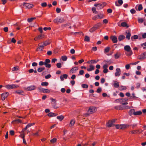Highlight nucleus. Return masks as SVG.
<instances>
[{"instance_id":"f257e3e1","label":"nucleus","mask_w":146,"mask_h":146,"mask_svg":"<svg viewBox=\"0 0 146 146\" xmlns=\"http://www.w3.org/2000/svg\"><path fill=\"white\" fill-rule=\"evenodd\" d=\"M124 49L127 52L125 53L127 56H129L132 54V51L131 50V48L129 45H127L125 46Z\"/></svg>"},{"instance_id":"f03ea898","label":"nucleus","mask_w":146,"mask_h":146,"mask_svg":"<svg viewBox=\"0 0 146 146\" xmlns=\"http://www.w3.org/2000/svg\"><path fill=\"white\" fill-rule=\"evenodd\" d=\"M96 109L94 107H90L89 109L88 113L85 114V115L86 116H88L89 114H92L95 112L96 111Z\"/></svg>"},{"instance_id":"7ed1b4c3","label":"nucleus","mask_w":146,"mask_h":146,"mask_svg":"<svg viewBox=\"0 0 146 146\" xmlns=\"http://www.w3.org/2000/svg\"><path fill=\"white\" fill-rule=\"evenodd\" d=\"M5 87L8 89H11L13 88H17L19 87L17 85L13 84L11 85H7L5 86Z\"/></svg>"},{"instance_id":"20e7f679","label":"nucleus","mask_w":146,"mask_h":146,"mask_svg":"<svg viewBox=\"0 0 146 146\" xmlns=\"http://www.w3.org/2000/svg\"><path fill=\"white\" fill-rule=\"evenodd\" d=\"M37 89L39 92L43 93H48L50 92V91L49 90L40 87H38Z\"/></svg>"},{"instance_id":"39448f33","label":"nucleus","mask_w":146,"mask_h":146,"mask_svg":"<svg viewBox=\"0 0 146 146\" xmlns=\"http://www.w3.org/2000/svg\"><path fill=\"white\" fill-rule=\"evenodd\" d=\"M64 19L62 18L57 17L54 19L53 21L55 23H61L64 22Z\"/></svg>"},{"instance_id":"423d86ee","label":"nucleus","mask_w":146,"mask_h":146,"mask_svg":"<svg viewBox=\"0 0 146 146\" xmlns=\"http://www.w3.org/2000/svg\"><path fill=\"white\" fill-rule=\"evenodd\" d=\"M50 62V60L48 59H46L45 60V61L44 63V65H45L46 67L48 68H50L51 67V64H49Z\"/></svg>"},{"instance_id":"0eeeda50","label":"nucleus","mask_w":146,"mask_h":146,"mask_svg":"<svg viewBox=\"0 0 146 146\" xmlns=\"http://www.w3.org/2000/svg\"><path fill=\"white\" fill-rule=\"evenodd\" d=\"M99 26L100 25L98 23L97 24L95 25L94 27L91 28L89 30V31L91 33H93L96 30L98 29Z\"/></svg>"},{"instance_id":"6e6552de","label":"nucleus","mask_w":146,"mask_h":146,"mask_svg":"<svg viewBox=\"0 0 146 146\" xmlns=\"http://www.w3.org/2000/svg\"><path fill=\"white\" fill-rule=\"evenodd\" d=\"M137 58L139 60H143L146 58V52H145L138 56Z\"/></svg>"},{"instance_id":"1a4fd4ad","label":"nucleus","mask_w":146,"mask_h":146,"mask_svg":"<svg viewBox=\"0 0 146 146\" xmlns=\"http://www.w3.org/2000/svg\"><path fill=\"white\" fill-rule=\"evenodd\" d=\"M36 88V87L35 85H31L29 86L25 89L27 91H32L35 90Z\"/></svg>"},{"instance_id":"9d476101","label":"nucleus","mask_w":146,"mask_h":146,"mask_svg":"<svg viewBox=\"0 0 146 146\" xmlns=\"http://www.w3.org/2000/svg\"><path fill=\"white\" fill-rule=\"evenodd\" d=\"M126 107H129L127 106H116L115 107V108L116 109H119V110H123L125 109Z\"/></svg>"},{"instance_id":"9b49d317","label":"nucleus","mask_w":146,"mask_h":146,"mask_svg":"<svg viewBox=\"0 0 146 146\" xmlns=\"http://www.w3.org/2000/svg\"><path fill=\"white\" fill-rule=\"evenodd\" d=\"M103 62L108 66L112 64L113 62L112 60L110 59V60H104Z\"/></svg>"},{"instance_id":"f8f14e48","label":"nucleus","mask_w":146,"mask_h":146,"mask_svg":"<svg viewBox=\"0 0 146 146\" xmlns=\"http://www.w3.org/2000/svg\"><path fill=\"white\" fill-rule=\"evenodd\" d=\"M23 4L24 6H25L26 8H27L29 9L32 8L33 6V5L29 3H24Z\"/></svg>"},{"instance_id":"ddd939ff","label":"nucleus","mask_w":146,"mask_h":146,"mask_svg":"<svg viewBox=\"0 0 146 146\" xmlns=\"http://www.w3.org/2000/svg\"><path fill=\"white\" fill-rule=\"evenodd\" d=\"M50 100H52V104L53 107L55 109L57 108L56 107V101L55 100L53 99L52 98H51Z\"/></svg>"},{"instance_id":"4468645a","label":"nucleus","mask_w":146,"mask_h":146,"mask_svg":"<svg viewBox=\"0 0 146 146\" xmlns=\"http://www.w3.org/2000/svg\"><path fill=\"white\" fill-rule=\"evenodd\" d=\"M128 99L127 98H121V99H118L116 100V101L117 100L119 101V102L120 103V104H121V103H124L125 102L127 101Z\"/></svg>"},{"instance_id":"2eb2a0df","label":"nucleus","mask_w":146,"mask_h":146,"mask_svg":"<svg viewBox=\"0 0 146 146\" xmlns=\"http://www.w3.org/2000/svg\"><path fill=\"white\" fill-rule=\"evenodd\" d=\"M106 5V3H99L97 9H100L102 8L104 6Z\"/></svg>"},{"instance_id":"dca6fc26","label":"nucleus","mask_w":146,"mask_h":146,"mask_svg":"<svg viewBox=\"0 0 146 146\" xmlns=\"http://www.w3.org/2000/svg\"><path fill=\"white\" fill-rule=\"evenodd\" d=\"M125 34L126 35V37L128 40H129L130 38V36L131 35V33L129 31H127L125 32Z\"/></svg>"},{"instance_id":"f3484780","label":"nucleus","mask_w":146,"mask_h":146,"mask_svg":"<svg viewBox=\"0 0 146 146\" xmlns=\"http://www.w3.org/2000/svg\"><path fill=\"white\" fill-rule=\"evenodd\" d=\"M110 38L114 43H116L117 41V37L115 36H111Z\"/></svg>"},{"instance_id":"a211bd4d","label":"nucleus","mask_w":146,"mask_h":146,"mask_svg":"<svg viewBox=\"0 0 146 146\" xmlns=\"http://www.w3.org/2000/svg\"><path fill=\"white\" fill-rule=\"evenodd\" d=\"M9 93L8 92H6L5 93L2 94H1L2 100H4L8 96Z\"/></svg>"},{"instance_id":"6ab92c4d","label":"nucleus","mask_w":146,"mask_h":146,"mask_svg":"<svg viewBox=\"0 0 146 146\" xmlns=\"http://www.w3.org/2000/svg\"><path fill=\"white\" fill-rule=\"evenodd\" d=\"M123 3L122 0H118L117 2H115V5L116 6L119 7L121 6Z\"/></svg>"},{"instance_id":"aec40b11","label":"nucleus","mask_w":146,"mask_h":146,"mask_svg":"<svg viewBox=\"0 0 146 146\" xmlns=\"http://www.w3.org/2000/svg\"><path fill=\"white\" fill-rule=\"evenodd\" d=\"M121 74V70L119 68H117L116 69V71L115 73V76H119Z\"/></svg>"},{"instance_id":"412c9836","label":"nucleus","mask_w":146,"mask_h":146,"mask_svg":"<svg viewBox=\"0 0 146 146\" xmlns=\"http://www.w3.org/2000/svg\"><path fill=\"white\" fill-rule=\"evenodd\" d=\"M78 70V67H75L72 68L70 71V72L72 73H75V71Z\"/></svg>"},{"instance_id":"4be33fe9","label":"nucleus","mask_w":146,"mask_h":146,"mask_svg":"<svg viewBox=\"0 0 146 146\" xmlns=\"http://www.w3.org/2000/svg\"><path fill=\"white\" fill-rule=\"evenodd\" d=\"M67 77L68 75L66 74H64L62 75V76H61L60 77V78L61 81H62L64 80V78L67 79Z\"/></svg>"},{"instance_id":"5701e85b","label":"nucleus","mask_w":146,"mask_h":146,"mask_svg":"<svg viewBox=\"0 0 146 146\" xmlns=\"http://www.w3.org/2000/svg\"><path fill=\"white\" fill-rule=\"evenodd\" d=\"M125 36L123 35H120L118 36V39L119 41H121L125 38Z\"/></svg>"},{"instance_id":"b1692460","label":"nucleus","mask_w":146,"mask_h":146,"mask_svg":"<svg viewBox=\"0 0 146 146\" xmlns=\"http://www.w3.org/2000/svg\"><path fill=\"white\" fill-rule=\"evenodd\" d=\"M135 112V110L134 109H131L128 112V114L130 116H131L132 115V114H133L134 115V113Z\"/></svg>"},{"instance_id":"393cba45","label":"nucleus","mask_w":146,"mask_h":146,"mask_svg":"<svg viewBox=\"0 0 146 146\" xmlns=\"http://www.w3.org/2000/svg\"><path fill=\"white\" fill-rule=\"evenodd\" d=\"M113 85L114 87L116 88H117L119 86V82L117 81H115L113 84Z\"/></svg>"},{"instance_id":"a878e982","label":"nucleus","mask_w":146,"mask_h":146,"mask_svg":"<svg viewBox=\"0 0 146 146\" xmlns=\"http://www.w3.org/2000/svg\"><path fill=\"white\" fill-rule=\"evenodd\" d=\"M89 66H90V68H87V70L88 71H92V70H94L95 69L94 67L92 65H90Z\"/></svg>"},{"instance_id":"bb28decb","label":"nucleus","mask_w":146,"mask_h":146,"mask_svg":"<svg viewBox=\"0 0 146 146\" xmlns=\"http://www.w3.org/2000/svg\"><path fill=\"white\" fill-rule=\"evenodd\" d=\"M106 125L108 127H111L113 125H114L113 123L110 121H109L107 123Z\"/></svg>"},{"instance_id":"cd10ccee","label":"nucleus","mask_w":146,"mask_h":146,"mask_svg":"<svg viewBox=\"0 0 146 146\" xmlns=\"http://www.w3.org/2000/svg\"><path fill=\"white\" fill-rule=\"evenodd\" d=\"M58 115L57 114H55V113H52V112H50L47 115L50 117H52L53 116H55Z\"/></svg>"},{"instance_id":"c85d7f7f","label":"nucleus","mask_w":146,"mask_h":146,"mask_svg":"<svg viewBox=\"0 0 146 146\" xmlns=\"http://www.w3.org/2000/svg\"><path fill=\"white\" fill-rule=\"evenodd\" d=\"M129 125H128L123 124L121 125V127H120V129H123L127 127H128Z\"/></svg>"},{"instance_id":"c756f323","label":"nucleus","mask_w":146,"mask_h":146,"mask_svg":"<svg viewBox=\"0 0 146 146\" xmlns=\"http://www.w3.org/2000/svg\"><path fill=\"white\" fill-rule=\"evenodd\" d=\"M137 7H138V10L139 11H141L143 9V7L142 5L141 4H140L138 6L136 5L135 7V8L136 10H137Z\"/></svg>"},{"instance_id":"7c9ffc66","label":"nucleus","mask_w":146,"mask_h":146,"mask_svg":"<svg viewBox=\"0 0 146 146\" xmlns=\"http://www.w3.org/2000/svg\"><path fill=\"white\" fill-rule=\"evenodd\" d=\"M139 130H133L131 131H130L129 132V133H131L132 134H136L137 133V132L140 133L139 132Z\"/></svg>"},{"instance_id":"2f4dec72","label":"nucleus","mask_w":146,"mask_h":146,"mask_svg":"<svg viewBox=\"0 0 146 146\" xmlns=\"http://www.w3.org/2000/svg\"><path fill=\"white\" fill-rule=\"evenodd\" d=\"M121 26L123 27H126L128 28L129 26L127 25V23L125 22H122L121 24Z\"/></svg>"},{"instance_id":"473e14b6","label":"nucleus","mask_w":146,"mask_h":146,"mask_svg":"<svg viewBox=\"0 0 146 146\" xmlns=\"http://www.w3.org/2000/svg\"><path fill=\"white\" fill-rule=\"evenodd\" d=\"M142 114V112L141 111H139L134 113V115H139Z\"/></svg>"},{"instance_id":"72a5a7b5","label":"nucleus","mask_w":146,"mask_h":146,"mask_svg":"<svg viewBox=\"0 0 146 146\" xmlns=\"http://www.w3.org/2000/svg\"><path fill=\"white\" fill-rule=\"evenodd\" d=\"M14 122H15L16 123H21L22 122L19 119H16L13 120L12 121V123H13Z\"/></svg>"},{"instance_id":"f704fd0d","label":"nucleus","mask_w":146,"mask_h":146,"mask_svg":"<svg viewBox=\"0 0 146 146\" xmlns=\"http://www.w3.org/2000/svg\"><path fill=\"white\" fill-rule=\"evenodd\" d=\"M56 118L60 121H61L64 118V117L62 115L58 116L56 117Z\"/></svg>"},{"instance_id":"c9c22d12","label":"nucleus","mask_w":146,"mask_h":146,"mask_svg":"<svg viewBox=\"0 0 146 146\" xmlns=\"http://www.w3.org/2000/svg\"><path fill=\"white\" fill-rule=\"evenodd\" d=\"M45 69L44 67H40L38 68L37 71L39 72H40L42 71Z\"/></svg>"},{"instance_id":"e433bc0d","label":"nucleus","mask_w":146,"mask_h":146,"mask_svg":"<svg viewBox=\"0 0 146 146\" xmlns=\"http://www.w3.org/2000/svg\"><path fill=\"white\" fill-rule=\"evenodd\" d=\"M138 38V36L137 35H134L133 36H131V39L132 41H133V39H137Z\"/></svg>"},{"instance_id":"4c0bfd02","label":"nucleus","mask_w":146,"mask_h":146,"mask_svg":"<svg viewBox=\"0 0 146 146\" xmlns=\"http://www.w3.org/2000/svg\"><path fill=\"white\" fill-rule=\"evenodd\" d=\"M48 84V82H42L41 83V85L42 86H47Z\"/></svg>"},{"instance_id":"58836bf2","label":"nucleus","mask_w":146,"mask_h":146,"mask_svg":"<svg viewBox=\"0 0 146 146\" xmlns=\"http://www.w3.org/2000/svg\"><path fill=\"white\" fill-rule=\"evenodd\" d=\"M36 19V18L35 17H33V18H29L27 21L29 23L31 22H32L33 20Z\"/></svg>"},{"instance_id":"ea45409f","label":"nucleus","mask_w":146,"mask_h":146,"mask_svg":"<svg viewBox=\"0 0 146 146\" xmlns=\"http://www.w3.org/2000/svg\"><path fill=\"white\" fill-rule=\"evenodd\" d=\"M138 21L139 23H141L144 21V20L142 18H138Z\"/></svg>"},{"instance_id":"a19ab883","label":"nucleus","mask_w":146,"mask_h":146,"mask_svg":"<svg viewBox=\"0 0 146 146\" xmlns=\"http://www.w3.org/2000/svg\"><path fill=\"white\" fill-rule=\"evenodd\" d=\"M120 54L118 53H117L116 54H114V57L115 59L118 58L120 56Z\"/></svg>"},{"instance_id":"79ce46f5","label":"nucleus","mask_w":146,"mask_h":146,"mask_svg":"<svg viewBox=\"0 0 146 146\" xmlns=\"http://www.w3.org/2000/svg\"><path fill=\"white\" fill-rule=\"evenodd\" d=\"M110 50V48L109 47H106L104 49V52L107 53L109 52Z\"/></svg>"},{"instance_id":"37998d69","label":"nucleus","mask_w":146,"mask_h":146,"mask_svg":"<svg viewBox=\"0 0 146 146\" xmlns=\"http://www.w3.org/2000/svg\"><path fill=\"white\" fill-rule=\"evenodd\" d=\"M61 58L63 61H66L67 60V57L66 56H62Z\"/></svg>"},{"instance_id":"c03bdc74","label":"nucleus","mask_w":146,"mask_h":146,"mask_svg":"<svg viewBox=\"0 0 146 146\" xmlns=\"http://www.w3.org/2000/svg\"><path fill=\"white\" fill-rule=\"evenodd\" d=\"M75 123V121L73 120H72L70 123V126H73Z\"/></svg>"},{"instance_id":"a18cd8bd","label":"nucleus","mask_w":146,"mask_h":146,"mask_svg":"<svg viewBox=\"0 0 146 146\" xmlns=\"http://www.w3.org/2000/svg\"><path fill=\"white\" fill-rule=\"evenodd\" d=\"M84 40L85 41L88 42L90 41V38L87 36H86L85 37Z\"/></svg>"},{"instance_id":"49530a36","label":"nucleus","mask_w":146,"mask_h":146,"mask_svg":"<svg viewBox=\"0 0 146 146\" xmlns=\"http://www.w3.org/2000/svg\"><path fill=\"white\" fill-rule=\"evenodd\" d=\"M82 87L83 88H87L88 86V85L86 84H83L82 85Z\"/></svg>"},{"instance_id":"de8ad7c7","label":"nucleus","mask_w":146,"mask_h":146,"mask_svg":"<svg viewBox=\"0 0 146 146\" xmlns=\"http://www.w3.org/2000/svg\"><path fill=\"white\" fill-rule=\"evenodd\" d=\"M44 44H45L46 46V45L49 44L50 43V41H49V40H46L45 41H44Z\"/></svg>"},{"instance_id":"09e8293b","label":"nucleus","mask_w":146,"mask_h":146,"mask_svg":"<svg viewBox=\"0 0 146 146\" xmlns=\"http://www.w3.org/2000/svg\"><path fill=\"white\" fill-rule=\"evenodd\" d=\"M57 139L56 138H54L50 141V142L52 143H54L56 142Z\"/></svg>"},{"instance_id":"8fccbe9b","label":"nucleus","mask_w":146,"mask_h":146,"mask_svg":"<svg viewBox=\"0 0 146 146\" xmlns=\"http://www.w3.org/2000/svg\"><path fill=\"white\" fill-rule=\"evenodd\" d=\"M43 47H42L39 46V47L37 48L36 49V51H38L39 50H40V51H42L43 50Z\"/></svg>"},{"instance_id":"3c124183","label":"nucleus","mask_w":146,"mask_h":146,"mask_svg":"<svg viewBox=\"0 0 146 146\" xmlns=\"http://www.w3.org/2000/svg\"><path fill=\"white\" fill-rule=\"evenodd\" d=\"M42 43H40L38 44V46L40 47H43L44 46H46V45L44 44V42H43V43L42 44Z\"/></svg>"},{"instance_id":"603ef678","label":"nucleus","mask_w":146,"mask_h":146,"mask_svg":"<svg viewBox=\"0 0 146 146\" xmlns=\"http://www.w3.org/2000/svg\"><path fill=\"white\" fill-rule=\"evenodd\" d=\"M84 73V71L83 70H81L79 71V74H78V75L79 76L80 75H82Z\"/></svg>"},{"instance_id":"864d4df0","label":"nucleus","mask_w":146,"mask_h":146,"mask_svg":"<svg viewBox=\"0 0 146 146\" xmlns=\"http://www.w3.org/2000/svg\"><path fill=\"white\" fill-rule=\"evenodd\" d=\"M19 69V67L18 66L14 67L12 69V70L13 71L17 70Z\"/></svg>"},{"instance_id":"5fc2aeb1","label":"nucleus","mask_w":146,"mask_h":146,"mask_svg":"<svg viewBox=\"0 0 146 146\" xmlns=\"http://www.w3.org/2000/svg\"><path fill=\"white\" fill-rule=\"evenodd\" d=\"M130 13L132 14H135L136 13L135 10L133 9H132L130 11Z\"/></svg>"},{"instance_id":"6e6d98bb","label":"nucleus","mask_w":146,"mask_h":146,"mask_svg":"<svg viewBox=\"0 0 146 146\" xmlns=\"http://www.w3.org/2000/svg\"><path fill=\"white\" fill-rule=\"evenodd\" d=\"M102 88L100 87H99L97 90L96 92L97 93H100L102 91Z\"/></svg>"},{"instance_id":"4d7b16f0","label":"nucleus","mask_w":146,"mask_h":146,"mask_svg":"<svg viewBox=\"0 0 146 146\" xmlns=\"http://www.w3.org/2000/svg\"><path fill=\"white\" fill-rule=\"evenodd\" d=\"M51 77V76L50 74H48V75L46 76L45 77V78L46 79H48L50 78Z\"/></svg>"},{"instance_id":"13d9d810","label":"nucleus","mask_w":146,"mask_h":146,"mask_svg":"<svg viewBox=\"0 0 146 146\" xmlns=\"http://www.w3.org/2000/svg\"><path fill=\"white\" fill-rule=\"evenodd\" d=\"M56 66L58 68H60L61 67V64L60 63H58L56 64Z\"/></svg>"},{"instance_id":"bf43d9fd","label":"nucleus","mask_w":146,"mask_h":146,"mask_svg":"<svg viewBox=\"0 0 146 146\" xmlns=\"http://www.w3.org/2000/svg\"><path fill=\"white\" fill-rule=\"evenodd\" d=\"M90 62L92 64H96L97 62V61H96L95 60H91Z\"/></svg>"},{"instance_id":"052dcab7","label":"nucleus","mask_w":146,"mask_h":146,"mask_svg":"<svg viewBox=\"0 0 146 146\" xmlns=\"http://www.w3.org/2000/svg\"><path fill=\"white\" fill-rule=\"evenodd\" d=\"M47 5V3L46 2L43 3L41 4V6L42 7H45Z\"/></svg>"},{"instance_id":"680f3d73","label":"nucleus","mask_w":146,"mask_h":146,"mask_svg":"<svg viewBox=\"0 0 146 146\" xmlns=\"http://www.w3.org/2000/svg\"><path fill=\"white\" fill-rule=\"evenodd\" d=\"M139 62V61H137L134 63H131L130 64L131 65H136L138 64Z\"/></svg>"},{"instance_id":"e2e57ef3","label":"nucleus","mask_w":146,"mask_h":146,"mask_svg":"<svg viewBox=\"0 0 146 146\" xmlns=\"http://www.w3.org/2000/svg\"><path fill=\"white\" fill-rule=\"evenodd\" d=\"M70 52L71 54H73L75 52V50L74 49L72 48L70 50Z\"/></svg>"},{"instance_id":"0e129e2a","label":"nucleus","mask_w":146,"mask_h":146,"mask_svg":"<svg viewBox=\"0 0 146 146\" xmlns=\"http://www.w3.org/2000/svg\"><path fill=\"white\" fill-rule=\"evenodd\" d=\"M56 12L58 13H60L61 11V9L60 8H56Z\"/></svg>"},{"instance_id":"69168bd1","label":"nucleus","mask_w":146,"mask_h":146,"mask_svg":"<svg viewBox=\"0 0 146 146\" xmlns=\"http://www.w3.org/2000/svg\"><path fill=\"white\" fill-rule=\"evenodd\" d=\"M108 67V65L106 64H105L103 66V68L104 69L107 68Z\"/></svg>"},{"instance_id":"338daca9","label":"nucleus","mask_w":146,"mask_h":146,"mask_svg":"<svg viewBox=\"0 0 146 146\" xmlns=\"http://www.w3.org/2000/svg\"><path fill=\"white\" fill-rule=\"evenodd\" d=\"M39 64L40 66H41L43 65H44V63L42 61H40L39 62Z\"/></svg>"},{"instance_id":"774afa93","label":"nucleus","mask_w":146,"mask_h":146,"mask_svg":"<svg viewBox=\"0 0 146 146\" xmlns=\"http://www.w3.org/2000/svg\"><path fill=\"white\" fill-rule=\"evenodd\" d=\"M105 81V79L104 78H102L101 80V82L102 84L104 83Z\"/></svg>"}]
</instances>
